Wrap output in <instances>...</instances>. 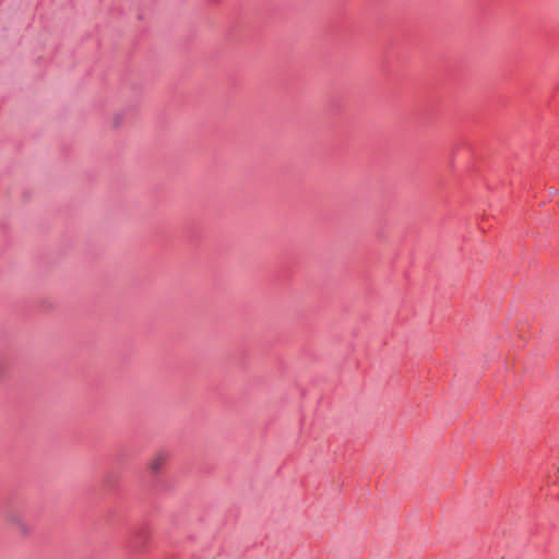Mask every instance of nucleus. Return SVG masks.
Here are the masks:
<instances>
[{
  "label": "nucleus",
  "mask_w": 559,
  "mask_h": 559,
  "mask_svg": "<svg viewBox=\"0 0 559 559\" xmlns=\"http://www.w3.org/2000/svg\"><path fill=\"white\" fill-rule=\"evenodd\" d=\"M7 521L12 523V524H15L17 526L21 525V521L15 515H13V514H8L7 515Z\"/></svg>",
  "instance_id": "obj_2"
},
{
  "label": "nucleus",
  "mask_w": 559,
  "mask_h": 559,
  "mask_svg": "<svg viewBox=\"0 0 559 559\" xmlns=\"http://www.w3.org/2000/svg\"><path fill=\"white\" fill-rule=\"evenodd\" d=\"M167 461L168 454L166 452H157L150 461V469L156 474L164 467Z\"/></svg>",
  "instance_id": "obj_1"
}]
</instances>
